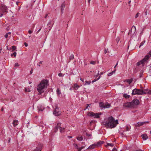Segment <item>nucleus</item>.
Masks as SVG:
<instances>
[{"mask_svg": "<svg viewBox=\"0 0 151 151\" xmlns=\"http://www.w3.org/2000/svg\"><path fill=\"white\" fill-rule=\"evenodd\" d=\"M41 28L39 29L37 32V33H38L41 30Z\"/></svg>", "mask_w": 151, "mask_h": 151, "instance_id": "60", "label": "nucleus"}, {"mask_svg": "<svg viewBox=\"0 0 151 151\" xmlns=\"http://www.w3.org/2000/svg\"><path fill=\"white\" fill-rule=\"evenodd\" d=\"M115 70H114L113 71H112L110 73H109L108 74V76H111V75H112L115 72Z\"/></svg>", "mask_w": 151, "mask_h": 151, "instance_id": "27", "label": "nucleus"}, {"mask_svg": "<svg viewBox=\"0 0 151 151\" xmlns=\"http://www.w3.org/2000/svg\"><path fill=\"white\" fill-rule=\"evenodd\" d=\"M32 32V31L31 30H29L28 31V33L29 34H31Z\"/></svg>", "mask_w": 151, "mask_h": 151, "instance_id": "54", "label": "nucleus"}, {"mask_svg": "<svg viewBox=\"0 0 151 151\" xmlns=\"http://www.w3.org/2000/svg\"><path fill=\"white\" fill-rule=\"evenodd\" d=\"M120 39V38L119 37H117V38H116V40L117 42V43L119 41Z\"/></svg>", "mask_w": 151, "mask_h": 151, "instance_id": "49", "label": "nucleus"}, {"mask_svg": "<svg viewBox=\"0 0 151 151\" xmlns=\"http://www.w3.org/2000/svg\"><path fill=\"white\" fill-rule=\"evenodd\" d=\"M107 145L110 146L111 147H112L114 146V144L112 143H107Z\"/></svg>", "mask_w": 151, "mask_h": 151, "instance_id": "34", "label": "nucleus"}, {"mask_svg": "<svg viewBox=\"0 0 151 151\" xmlns=\"http://www.w3.org/2000/svg\"><path fill=\"white\" fill-rule=\"evenodd\" d=\"M100 78V76H99L97 79H95L92 81V83H93L94 82H96L97 81L99 80Z\"/></svg>", "mask_w": 151, "mask_h": 151, "instance_id": "33", "label": "nucleus"}, {"mask_svg": "<svg viewBox=\"0 0 151 151\" xmlns=\"http://www.w3.org/2000/svg\"><path fill=\"white\" fill-rule=\"evenodd\" d=\"M12 48L13 50L12 51H13L14 50H15L16 49V47L14 46H12Z\"/></svg>", "mask_w": 151, "mask_h": 151, "instance_id": "40", "label": "nucleus"}, {"mask_svg": "<svg viewBox=\"0 0 151 151\" xmlns=\"http://www.w3.org/2000/svg\"><path fill=\"white\" fill-rule=\"evenodd\" d=\"M139 14L140 13L139 12L137 13L135 16V18H137Z\"/></svg>", "mask_w": 151, "mask_h": 151, "instance_id": "41", "label": "nucleus"}, {"mask_svg": "<svg viewBox=\"0 0 151 151\" xmlns=\"http://www.w3.org/2000/svg\"><path fill=\"white\" fill-rule=\"evenodd\" d=\"M48 16V14H46L45 16V18H46Z\"/></svg>", "mask_w": 151, "mask_h": 151, "instance_id": "58", "label": "nucleus"}, {"mask_svg": "<svg viewBox=\"0 0 151 151\" xmlns=\"http://www.w3.org/2000/svg\"><path fill=\"white\" fill-rule=\"evenodd\" d=\"M25 90L26 92H29L30 91V90H29V88L28 89L27 88H25Z\"/></svg>", "mask_w": 151, "mask_h": 151, "instance_id": "43", "label": "nucleus"}, {"mask_svg": "<svg viewBox=\"0 0 151 151\" xmlns=\"http://www.w3.org/2000/svg\"><path fill=\"white\" fill-rule=\"evenodd\" d=\"M79 87V86L76 83L74 85L73 88L75 90H77Z\"/></svg>", "mask_w": 151, "mask_h": 151, "instance_id": "22", "label": "nucleus"}, {"mask_svg": "<svg viewBox=\"0 0 151 151\" xmlns=\"http://www.w3.org/2000/svg\"><path fill=\"white\" fill-rule=\"evenodd\" d=\"M123 106L126 107H132L131 103L130 102H128L124 104Z\"/></svg>", "mask_w": 151, "mask_h": 151, "instance_id": "10", "label": "nucleus"}, {"mask_svg": "<svg viewBox=\"0 0 151 151\" xmlns=\"http://www.w3.org/2000/svg\"><path fill=\"white\" fill-rule=\"evenodd\" d=\"M134 28L133 27H132L131 28V34H133L134 32V31L132 32V30H134V31H135V30L136 29V28H135V27L134 26Z\"/></svg>", "mask_w": 151, "mask_h": 151, "instance_id": "26", "label": "nucleus"}, {"mask_svg": "<svg viewBox=\"0 0 151 151\" xmlns=\"http://www.w3.org/2000/svg\"><path fill=\"white\" fill-rule=\"evenodd\" d=\"M91 105V104H87L86 105L87 106L86 108H85L84 109V110H86V109H87L88 107L90 105Z\"/></svg>", "mask_w": 151, "mask_h": 151, "instance_id": "47", "label": "nucleus"}, {"mask_svg": "<svg viewBox=\"0 0 151 151\" xmlns=\"http://www.w3.org/2000/svg\"><path fill=\"white\" fill-rule=\"evenodd\" d=\"M148 138V137L147 135L146 134H142V139L144 140H145Z\"/></svg>", "mask_w": 151, "mask_h": 151, "instance_id": "12", "label": "nucleus"}, {"mask_svg": "<svg viewBox=\"0 0 151 151\" xmlns=\"http://www.w3.org/2000/svg\"><path fill=\"white\" fill-rule=\"evenodd\" d=\"M20 65L18 63H16L15 64L14 66H19Z\"/></svg>", "mask_w": 151, "mask_h": 151, "instance_id": "48", "label": "nucleus"}, {"mask_svg": "<svg viewBox=\"0 0 151 151\" xmlns=\"http://www.w3.org/2000/svg\"><path fill=\"white\" fill-rule=\"evenodd\" d=\"M104 142L103 141H99L96 144V145L97 147H99L101 146Z\"/></svg>", "mask_w": 151, "mask_h": 151, "instance_id": "15", "label": "nucleus"}, {"mask_svg": "<svg viewBox=\"0 0 151 151\" xmlns=\"http://www.w3.org/2000/svg\"><path fill=\"white\" fill-rule=\"evenodd\" d=\"M80 80H81L83 82H84V80H84V79H82V78H81L80 79Z\"/></svg>", "mask_w": 151, "mask_h": 151, "instance_id": "63", "label": "nucleus"}, {"mask_svg": "<svg viewBox=\"0 0 151 151\" xmlns=\"http://www.w3.org/2000/svg\"><path fill=\"white\" fill-rule=\"evenodd\" d=\"M84 148V146H82L81 147H79V150H78V151H81V150Z\"/></svg>", "mask_w": 151, "mask_h": 151, "instance_id": "45", "label": "nucleus"}, {"mask_svg": "<svg viewBox=\"0 0 151 151\" xmlns=\"http://www.w3.org/2000/svg\"><path fill=\"white\" fill-rule=\"evenodd\" d=\"M74 147L76 149H78V150H79V147H78V145H76V144H73Z\"/></svg>", "mask_w": 151, "mask_h": 151, "instance_id": "35", "label": "nucleus"}, {"mask_svg": "<svg viewBox=\"0 0 151 151\" xmlns=\"http://www.w3.org/2000/svg\"><path fill=\"white\" fill-rule=\"evenodd\" d=\"M99 105L101 109L105 108V106L104 104L102 102H100L99 103Z\"/></svg>", "mask_w": 151, "mask_h": 151, "instance_id": "17", "label": "nucleus"}, {"mask_svg": "<svg viewBox=\"0 0 151 151\" xmlns=\"http://www.w3.org/2000/svg\"><path fill=\"white\" fill-rule=\"evenodd\" d=\"M105 108H109L111 106V104H108L107 105H105Z\"/></svg>", "mask_w": 151, "mask_h": 151, "instance_id": "36", "label": "nucleus"}, {"mask_svg": "<svg viewBox=\"0 0 151 151\" xmlns=\"http://www.w3.org/2000/svg\"><path fill=\"white\" fill-rule=\"evenodd\" d=\"M151 57V50L146 55L144 58L142 59V65H143V64L147 62L149 58Z\"/></svg>", "mask_w": 151, "mask_h": 151, "instance_id": "3", "label": "nucleus"}, {"mask_svg": "<svg viewBox=\"0 0 151 151\" xmlns=\"http://www.w3.org/2000/svg\"><path fill=\"white\" fill-rule=\"evenodd\" d=\"M38 110L40 111H42L44 109V108L43 107L40 106V107L39 106L38 107Z\"/></svg>", "mask_w": 151, "mask_h": 151, "instance_id": "30", "label": "nucleus"}, {"mask_svg": "<svg viewBox=\"0 0 151 151\" xmlns=\"http://www.w3.org/2000/svg\"><path fill=\"white\" fill-rule=\"evenodd\" d=\"M112 151H117L116 148L115 147L114 148Z\"/></svg>", "mask_w": 151, "mask_h": 151, "instance_id": "52", "label": "nucleus"}, {"mask_svg": "<svg viewBox=\"0 0 151 151\" xmlns=\"http://www.w3.org/2000/svg\"><path fill=\"white\" fill-rule=\"evenodd\" d=\"M89 115L91 116H94V113L93 112H90L89 113Z\"/></svg>", "mask_w": 151, "mask_h": 151, "instance_id": "32", "label": "nucleus"}, {"mask_svg": "<svg viewBox=\"0 0 151 151\" xmlns=\"http://www.w3.org/2000/svg\"><path fill=\"white\" fill-rule=\"evenodd\" d=\"M65 2H63L61 6V13L63 14V11L64 10V8L65 7Z\"/></svg>", "mask_w": 151, "mask_h": 151, "instance_id": "11", "label": "nucleus"}, {"mask_svg": "<svg viewBox=\"0 0 151 151\" xmlns=\"http://www.w3.org/2000/svg\"><path fill=\"white\" fill-rule=\"evenodd\" d=\"M59 128L60 129V132L62 133L64 132L65 129V128H62V127H61L60 126L59 127Z\"/></svg>", "mask_w": 151, "mask_h": 151, "instance_id": "29", "label": "nucleus"}, {"mask_svg": "<svg viewBox=\"0 0 151 151\" xmlns=\"http://www.w3.org/2000/svg\"><path fill=\"white\" fill-rule=\"evenodd\" d=\"M77 139L78 140L81 141L83 140V138L82 136H79L77 137Z\"/></svg>", "mask_w": 151, "mask_h": 151, "instance_id": "28", "label": "nucleus"}, {"mask_svg": "<svg viewBox=\"0 0 151 151\" xmlns=\"http://www.w3.org/2000/svg\"><path fill=\"white\" fill-rule=\"evenodd\" d=\"M24 45L26 47H27V46L28 45H27V43L26 42H24Z\"/></svg>", "mask_w": 151, "mask_h": 151, "instance_id": "56", "label": "nucleus"}, {"mask_svg": "<svg viewBox=\"0 0 151 151\" xmlns=\"http://www.w3.org/2000/svg\"><path fill=\"white\" fill-rule=\"evenodd\" d=\"M4 13H3L2 12H1L0 11V17H2Z\"/></svg>", "mask_w": 151, "mask_h": 151, "instance_id": "50", "label": "nucleus"}, {"mask_svg": "<svg viewBox=\"0 0 151 151\" xmlns=\"http://www.w3.org/2000/svg\"><path fill=\"white\" fill-rule=\"evenodd\" d=\"M101 114V113H94V116H95V118H99V116Z\"/></svg>", "mask_w": 151, "mask_h": 151, "instance_id": "20", "label": "nucleus"}, {"mask_svg": "<svg viewBox=\"0 0 151 151\" xmlns=\"http://www.w3.org/2000/svg\"><path fill=\"white\" fill-rule=\"evenodd\" d=\"M118 123L117 120H115L113 117L111 116L109 117L107 121L104 122L103 124L107 128L112 129L115 127Z\"/></svg>", "mask_w": 151, "mask_h": 151, "instance_id": "1", "label": "nucleus"}, {"mask_svg": "<svg viewBox=\"0 0 151 151\" xmlns=\"http://www.w3.org/2000/svg\"><path fill=\"white\" fill-rule=\"evenodd\" d=\"M53 25V24L52 22L51 21H50L48 23L47 25L50 27V28L49 29V30H50L51 29Z\"/></svg>", "mask_w": 151, "mask_h": 151, "instance_id": "14", "label": "nucleus"}, {"mask_svg": "<svg viewBox=\"0 0 151 151\" xmlns=\"http://www.w3.org/2000/svg\"><path fill=\"white\" fill-rule=\"evenodd\" d=\"M19 1H17L16 3V4L18 5L19 4Z\"/></svg>", "mask_w": 151, "mask_h": 151, "instance_id": "57", "label": "nucleus"}, {"mask_svg": "<svg viewBox=\"0 0 151 151\" xmlns=\"http://www.w3.org/2000/svg\"><path fill=\"white\" fill-rule=\"evenodd\" d=\"M59 108L57 106H55V110L53 111V114L56 116H58L61 115V112L59 111Z\"/></svg>", "mask_w": 151, "mask_h": 151, "instance_id": "4", "label": "nucleus"}, {"mask_svg": "<svg viewBox=\"0 0 151 151\" xmlns=\"http://www.w3.org/2000/svg\"><path fill=\"white\" fill-rule=\"evenodd\" d=\"M33 70V69L32 68L31 70H30V74H32Z\"/></svg>", "mask_w": 151, "mask_h": 151, "instance_id": "53", "label": "nucleus"}, {"mask_svg": "<svg viewBox=\"0 0 151 151\" xmlns=\"http://www.w3.org/2000/svg\"><path fill=\"white\" fill-rule=\"evenodd\" d=\"M86 134L87 136H91V134H88L87 133H86Z\"/></svg>", "mask_w": 151, "mask_h": 151, "instance_id": "51", "label": "nucleus"}, {"mask_svg": "<svg viewBox=\"0 0 151 151\" xmlns=\"http://www.w3.org/2000/svg\"><path fill=\"white\" fill-rule=\"evenodd\" d=\"M108 51V49H105L104 50V53L105 54H106Z\"/></svg>", "mask_w": 151, "mask_h": 151, "instance_id": "44", "label": "nucleus"}, {"mask_svg": "<svg viewBox=\"0 0 151 151\" xmlns=\"http://www.w3.org/2000/svg\"><path fill=\"white\" fill-rule=\"evenodd\" d=\"M85 82L86 83L84 84V85H89L91 83V81H85Z\"/></svg>", "mask_w": 151, "mask_h": 151, "instance_id": "31", "label": "nucleus"}, {"mask_svg": "<svg viewBox=\"0 0 151 151\" xmlns=\"http://www.w3.org/2000/svg\"><path fill=\"white\" fill-rule=\"evenodd\" d=\"M145 15H147V10H146L145 12Z\"/></svg>", "mask_w": 151, "mask_h": 151, "instance_id": "62", "label": "nucleus"}, {"mask_svg": "<svg viewBox=\"0 0 151 151\" xmlns=\"http://www.w3.org/2000/svg\"><path fill=\"white\" fill-rule=\"evenodd\" d=\"M149 123V122H148V121L144 122H142V125H143L145 124H146V123L147 124H148Z\"/></svg>", "mask_w": 151, "mask_h": 151, "instance_id": "42", "label": "nucleus"}, {"mask_svg": "<svg viewBox=\"0 0 151 151\" xmlns=\"http://www.w3.org/2000/svg\"><path fill=\"white\" fill-rule=\"evenodd\" d=\"M58 76L60 77H63V75L62 73H59L58 75Z\"/></svg>", "mask_w": 151, "mask_h": 151, "instance_id": "46", "label": "nucleus"}, {"mask_svg": "<svg viewBox=\"0 0 151 151\" xmlns=\"http://www.w3.org/2000/svg\"><path fill=\"white\" fill-rule=\"evenodd\" d=\"M133 78H132L130 79H126L124 81V82H127V83H128L129 84H130L131 83H132V82L133 81Z\"/></svg>", "mask_w": 151, "mask_h": 151, "instance_id": "16", "label": "nucleus"}, {"mask_svg": "<svg viewBox=\"0 0 151 151\" xmlns=\"http://www.w3.org/2000/svg\"><path fill=\"white\" fill-rule=\"evenodd\" d=\"M132 104V106L138 105L139 103V101L138 99H134L131 102Z\"/></svg>", "mask_w": 151, "mask_h": 151, "instance_id": "8", "label": "nucleus"}, {"mask_svg": "<svg viewBox=\"0 0 151 151\" xmlns=\"http://www.w3.org/2000/svg\"><path fill=\"white\" fill-rule=\"evenodd\" d=\"M142 94V90L135 88L132 90V94L135 95L136 94L141 95Z\"/></svg>", "mask_w": 151, "mask_h": 151, "instance_id": "5", "label": "nucleus"}, {"mask_svg": "<svg viewBox=\"0 0 151 151\" xmlns=\"http://www.w3.org/2000/svg\"><path fill=\"white\" fill-rule=\"evenodd\" d=\"M1 10L3 13L7 12V8L6 6L4 5H1Z\"/></svg>", "mask_w": 151, "mask_h": 151, "instance_id": "9", "label": "nucleus"}, {"mask_svg": "<svg viewBox=\"0 0 151 151\" xmlns=\"http://www.w3.org/2000/svg\"><path fill=\"white\" fill-rule=\"evenodd\" d=\"M57 94L59 95L61 94V92L60 91L58 88L57 90Z\"/></svg>", "mask_w": 151, "mask_h": 151, "instance_id": "39", "label": "nucleus"}, {"mask_svg": "<svg viewBox=\"0 0 151 151\" xmlns=\"http://www.w3.org/2000/svg\"><path fill=\"white\" fill-rule=\"evenodd\" d=\"M18 121L17 120H14L13 122V124L14 126L15 127L17 125H18Z\"/></svg>", "mask_w": 151, "mask_h": 151, "instance_id": "18", "label": "nucleus"}, {"mask_svg": "<svg viewBox=\"0 0 151 151\" xmlns=\"http://www.w3.org/2000/svg\"><path fill=\"white\" fill-rule=\"evenodd\" d=\"M103 72H101L100 73H99V74L100 75V76H101V75H102L103 74Z\"/></svg>", "mask_w": 151, "mask_h": 151, "instance_id": "59", "label": "nucleus"}, {"mask_svg": "<svg viewBox=\"0 0 151 151\" xmlns=\"http://www.w3.org/2000/svg\"><path fill=\"white\" fill-rule=\"evenodd\" d=\"M131 2V1H129V2H128V4H129V6H131L129 4L130 3V2Z\"/></svg>", "mask_w": 151, "mask_h": 151, "instance_id": "61", "label": "nucleus"}, {"mask_svg": "<svg viewBox=\"0 0 151 151\" xmlns=\"http://www.w3.org/2000/svg\"><path fill=\"white\" fill-rule=\"evenodd\" d=\"M42 146L43 145L42 144L39 143L38 147H37L36 149L33 151H41L42 150Z\"/></svg>", "mask_w": 151, "mask_h": 151, "instance_id": "6", "label": "nucleus"}, {"mask_svg": "<svg viewBox=\"0 0 151 151\" xmlns=\"http://www.w3.org/2000/svg\"><path fill=\"white\" fill-rule=\"evenodd\" d=\"M17 53L16 52H14L13 53L11 54V56H14V57H16V56Z\"/></svg>", "mask_w": 151, "mask_h": 151, "instance_id": "38", "label": "nucleus"}, {"mask_svg": "<svg viewBox=\"0 0 151 151\" xmlns=\"http://www.w3.org/2000/svg\"><path fill=\"white\" fill-rule=\"evenodd\" d=\"M48 80L47 79L42 80L37 86V89L39 92L38 95H40L44 92L43 89L47 88L49 85Z\"/></svg>", "mask_w": 151, "mask_h": 151, "instance_id": "2", "label": "nucleus"}, {"mask_svg": "<svg viewBox=\"0 0 151 151\" xmlns=\"http://www.w3.org/2000/svg\"><path fill=\"white\" fill-rule=\"evenodd\" d=\"M61 123H58L57 124V126L55 127V132H56L58 130V129L59 128V127L60 126Z\"/></svg>", "mask_w": 151, "mask_h": 151, "instance_id": "13", "label": "nucleus"}, {"mask_svg": "<svg viewBox=\"0 0 151 151\" xmlns=\"http://www.w3.org/2000/svg\"><path fill=\"white\" fill-rule=\"evenodd\" d=\"M96 146V144H94L89 146V147H88V149H93Z\"/></svg>", "mask_w": 151, "mask_h": 151, "instance_id": "19", "label": "nucleus"}, {"mask_svg": "<svg viewBox=\"0 0 151 151\" xmlns=\"http://www.w3.org/2000/svg\"><path fill=\"white\" fill-rule=\"evenodd\" d=\"M5 37L6 38H7L8 37V35L6 33L5 35Z\"/></svg>", "mask_w": 151, "mask_h": 151, "instance_id": "55", "label": "nucleus"}, {"mask_svg": "<svg viewBox=\"0 0 151 151\" xmlns=\"http://www.w3.org/2000/svg\"><path fill=\"white\" fill-rule=\"evenodd\" d=\"M149 69H150V72H151V67H150Z\"/></svg>", "mask_w": 151, "mask_h": 151, "instance_id": "64", "label": "nucleus"}, {"mask_svg": "<svg viewBox=\"0 0 151 151\" xmlns=\"http://www.w3.org/2000/svg\"><path fill=\"white\" fill-rule=\"evenodd\" d=\"M142 64V60L139 61L137 63V65L139 66V65Z\"/></svg>", "mask_w": 151, "mask_h": 151, "instance_id": "37", "label": "nucleus"}, {"mask_svg": "<svg viewBox=\"0 0 151 151\" xmlns=\"http://www.w3.org/2000/svg\"><path fill=\"white\" fill-rule=\"evenodd\" d=\"M74 58V55L73 54H71L69 58L70 60H73Z\"/></svg>", "mask_w": 151, "mask_h": 151, "instance_id": "25", "label": "nucleus"}, {"mask_svg": "<svg viewBox=\"0 0 151 151\" xmlns=\"http://www.w3.org/2000/svg\"><path fill=\"white\" fill-rule=\"evenodd\" d=\"M142 126V122H138L137 123L135 124V126L137 127H139Z\"/></svg>", "mask_w": 151, "mask_h": 151, "instance_id": "23", "label": "nucleus"}, {"mask_svg": "<svg viewBox=\"0 0 151 151\" xmlns=\"http://www.w3.org/2000/svg\"><path fill=\"white\" fill-rule=\"evenodd\" d=\"M123 96L126 99L129 98L130 97V95L126 93H124L123 94Z\"/></svg>", "mask_w": 151, "mask_h": 151, "instance_id": "24", "label": "nucleus"}, {"mask_svg": "<svg viewBox=\"0 0 151 151\" xmlns=\"http://www.w3.org/2000/svg\"><path fill=\"white\" fill-rule=\"evenodd\" d=\"M98 63L99 62L98 61H91L90 62V63L93 65H95L96 63Z\"/></svg>", "mask_w": 151, "mask_h": 151, "instance_id": "21", "label": "nucleus"}, {"mask_svg": "<svg viewBox=\"0 0 151 151\" xmlns=\"http://www.w3.org/2000/svg\"><path fill=\"white\" fill-rule=\"evenodd\" d=\"M143 87H142V95L146 94V93L151 94V90H148L147 89H143Z\"/></svg>", "mask_w": 151, "mask_h": 151, "instance_id": "7", "label": "nucleus"}]
</instances>
